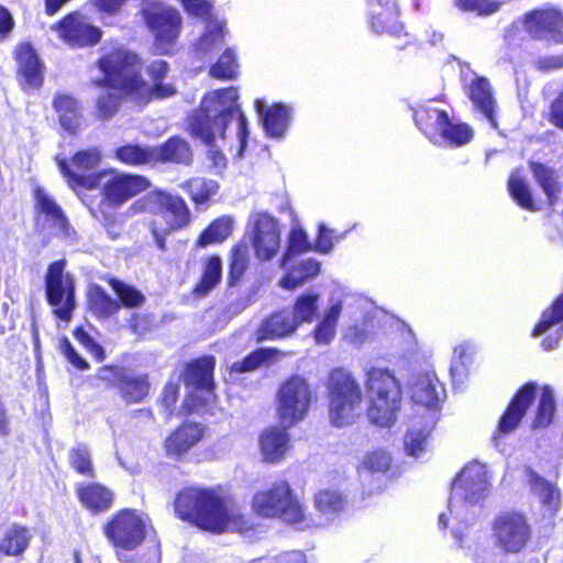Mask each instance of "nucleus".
I'll return each mask as SVG.
<instances>
[{
    "mask_svg": "<svg viewBox=\"0 0 563 563\" xmlns=\"http://www.w3.org/2000/svg\"><path fill=\"white\" fill-rule=\"evenodd\" d=\"M413 121L432 143L443 141L450 146L461 147L474 137V131L468 123L453 122L446 110L434 106H420L415 109Z\"/></svg>",
    "mask_w": 563,
    "mask_h": 563,
    "instance_id": "9",
    "label": "nucleus"
},
{
    "mask_svg": "<svg viewBox=\"0 0 563 563\" xmlns=\"http://www.w3.org/2000/svg\"><path fill=\"white\" fill-rule=\"evenodd\" d=\"M69 467L78 475L86 478L96 476L92 457L88 446L78 443L68 451Z\"/></svg>",
    "mask_w": 563,
    "mask_h": 563,
    "instance_id": "51",
    "label": "nucleus"
},
{
    "mask_svg": "<svg viewBox=\"0 0 563 563\" xmlns=\"http://www.w3.org/2000/svg\"><path fill=\"white\" fill-rule=\"evenodd\" d=\"M32 195L35 214L45 216L52 221L53 225L59 228L62 231H67L69 227L68 219L55 199L41 186H35L32 189Z\"/></svg>",
    "mask_w": 563,
    "mask_h": 563,
    "instance_id": "36",
    "label": "nucleus"
},
{
    "mask_svg": "<svg viewBox=\"0 0 563 563\" xmlns=\"http://www.w3.org/2000/svg\"><path fill=\"white\" fill-rule=\"evenodd\" d=\"M152 529L148 516L142 510L124 507L115 510L103 523L101 531L115 558L132 563Z\"/></svg>",
    "mask_w": 563,
    "mask_h": 563,
    "instance_id": "6",
    "label": "nucleus"
},
{
    "mask_svg": "<svg viewBox=\"0 0 563 563\" xmlns=\"http://www.w3.org/2000/svg\"><path fill=\"white\" fill-rule=\"evenodd\" d=\"M369 26L377 35L400 41L397 49H404L413 43L406 24L400 20V9L396 0H376L371 7Z\"/></svg>",
    "mask_w": 563,
    "mask_h": 563,
    "instance_id": "17",
    "label": "nucleus"
},
{
    "mask_svg": "<svg viewBox=\"0 0 563 563\" xmlns=\"http://www.w3.org/2000/svg\"><path fill=\"white\" fill-rule=\"evenodd\" d=\"M155 164L190 165L192 150L190 144L179 135H172L158 146H153Z\"/></svg>",
    "mask_w": 563,
    "mask_h": 563,
    "instance_id": "32",
    "label": "nucleus"
},
{
    "mask_svg": "<svg viewBox=\"0 0 563 563\" xmlns=\"http://www.w3.org/2000/svg\"><path fill=\"white\" fill-rule=\"evenodd\" d=\"M467 97L476 111L489 122L492 128L497 129V102L493 87L485 77H475L467 87Z\"/></svg>",
    "mask_w": 563,
    "mask_h": 563,
    "instance_id": "29",
    "label": "nucleus"
},
{
    "mask_svg": "<svg viewBox=\"0 0 563 563\" xmlns=\"http://www.w3.org/2000/svg\"><path fill=\"white\" fill-rule=\"evenodd\" d=\"M52 108L59 125L70 135L78 134L84 125L85 117L80 101L67 92H57L52 99Z\"/></svg>",
    "mask_w": 563,
    "mask_h": 563,
    "instance_id": "27",
    "label": "nucleus"
},
{
    "mask_svg": "<svg viewBox=\"0 0 563 563\" xmlns=\"http://www.w3.org/2000/svg\"><path fill=\"white\" fill-rule=\"evenodd\" d=\"M313 504L322 514H338L345 507V499L341 493L331 489H321L313 496Z\"/></svg>",
    "mask_w": 563,
    "mask_h": 563,
    "instance_id": "54",
    "label": "nucleus"
},
{
    "mask_svg": "<svg viewBox=\"0 0 563 563\" xmlns=\"http://www.w3.org/2000/svg\"><path fill=\"white\" fill-rule=\"evenodd\" d=\"M112 57L111 51L102 53L96 60V67L102 74V77L93 80V86L97 88L108 89L106 92L100 93L93 102V118L97 121L106 122L111 120L120 110L122 101L131 99L133 101V95L125 92L120 87V80L111 81L108 78V73L104 70V62Z\"/></svg>",
    "mask_w": 563,
    "mask_h": 563,
    "instance_id": "18",
    "label": "nucleus"
},
{
    "mask_svg": "<svg viewBox=\"0 0 563 563\" xmlns=\"http://www.w3.org/2000/svg\"><path fill=\"white\" fill-rule=\"evenodd\" d=\"M113 158L125 166L154 165L153 146L122 144L113 151Z\"/></svg>",
    "mask_w": 563,
    "mask_h": 563,
    "instance_id": "42",
    "label": "nucleus"
},
{
    "mask_svg": "<svg viewBox=\"0 0 563 563\" xmlns=\"http://www.w3.org/2000/svg\"><path fill=\"white\" fill-rule=\"evenodd\" d=\"M443 395L444 386L434 373H420L410 386L412 401L427 408H439Z\"/></svg>",
    "mask_w": 563,
    "mask_h": 563,
    "instance_id": "30",
    "label": "nucleus"
},
{
    "mask_svg": "<svg viewBox=\"0 0 563 563\" xmlns=\"http://www.w3.org/2000/svg\"><path fill=\"white\" fill-rule=\"evenodd\" d=\"M211 110L200 106L198 109L192 111L187 118V132L194 139L201 140L206 145H213L216 140V133L213 125L214 117L210 115Z\"/></svg>",
    "mask_w": 563,
    "mask_h": 563,
    "instance_id": "38",
    "label": "nucleus"
},
{
    "mask_svg": "<svg viewBox=\"0 0 563 563\" xmlns=\"http://www.w3.org/2000/svg\"><path fill=\"white\" fill-rule=\"evenodd\" d=\"M333 232L325 225L321 224L318 230V235L312 244V251L320 254H328L333 247Z\"/></svg>",
    "mask_w": 563,
    "mask_h": 563,
    "instance_id": "62",
    "label": "nucleus"
},
{
    "mask_svg": "<svg viewBox=\"0 0 563 563\" xmlns=\"http://www.w3.org/2000/svg\"><path fill=\"white\" fill-rule=\"evenodd\" d=\"M60 351L66 360L78 371H87L90 368L89 363L75 350L67 338L60 340Z\"/></svg>",
    "mask_w": 563,
    "mask_h": 563,
    "instance_id": "61",
    "label": "nucleus"
},
{
    "mask_svg": "<svg viewBox=\"0 0 563 563\" xmlns=\"http://www.w3.org/2000/svg\"><path fill=\"white\" fill-rule=\"evenodd\" d=\"M96 379L107 388H117L125 405L144 402L152 391L147 373L133 374L117 364H106L98 368Z\"/></svg>",
    "mask_w": 563,
    "mask_h": 563,
    "instance_id": "14",
    "label": "nucleus"
},
{
    "mask_svg": "<svg viewBox=\"0 0 563 563\" xmlns=\"http://www.w3.org/2000/svg\"><path fill=\"white\" fill-rule=\"evenodd\" d=\"M231 498L220 486H187L174 499V511L178 519L201 530L223 533L232 525L246 523L244 516L232 511Z\"/></svg>",
    "mask_w": 563,
    "mask_h": 563,
    "instance_id": "3",
    "label": "nucleus"
},
{
    "mask_svg": "<svg viewBox=\"0 0 563 563\" xmlns=\"http://www.w3.org/2000/svg\"><path fill=\"white\" fill-rule=\"evenodd\" d=\"M561 322H563V292L556 296L550 306L542 311L539 321L531 331V335L541 336Z\"/></svg>",
    "mask_w": 563,
    "mask_h": 563,
    "instance_id": "50",
    "label": "nucleus"
},
{
    "mask_svg": "<svg viewBox=\"0 0 563 563\" xmlns=\"http://www.w3.org/2000/svg\"><path fill=\"white\" fill-rule=\"evenodd\" d=\"M234 220L229 214L220 216L199 233L195 241V249L202 250L211 245L224 243L233 233Z\"/></svg>",
    "mask_w": 563,
    "mask_h": 563,
    "instance_id": "35",
    "label": "nucleus"
},
{
    "mask_svg": "<svg viewBox=\"0 0 563 563\" xmlns=\"http://www.w3.org/2000/svg\"><path fill=\"white\" fill-rule=\"evenodd\" d=\"M507 190L511 199L521 209L530 212L540 210V206L533 199V194L529 184L519 174V172H514L510 174L507 180Z\"/></svg>",
    "mask_w": 563,
    "mask_h": 563,
    "instance_id": "43",
    "label": "nucleus"
},
{
    "mask_svg": "<svg viewBox=\"0 0 563 563\" xmlns=\"http://www.w3.org/2000/svg\"><path fill=\"white\" fill-rule=\"evenodd\" d=\"M454 486L465 492V498L482 496L486 489L485 472L478 466H465L456 476Z\"/></svg>",
    "mask_w": 563,
    "mask_h": 563,
    "instance_id": "44",
    "label": "nucleus"
},
{
    "mask_svg": "<svg viewBox=\"0 0 563 563\" xmlns=\"http://www.w3.org/2000/svg\"><path fill=\"white\" fill-rule=\"evenodd\" d=\"M179 383L176 379H168L158 396L157 404L172 413L179 399Z\"/></svg>",
    "mask_w": 563,
    "mask_h": 563,
    "instance_id": "58",
    "label": "nucleus"
},
{
    "mask_svg": "<svg viewBox=\"0 0 563 563\" xmlns=\"http://www.w3.org/2000/svg\"><path fill=\"white\" fill-rule=\"evenodd\" d=\"M538 391L539 399L531 420V429H547L552 424L556 411L552 387L550 385L538 387L536 382H527L515 391L503 411L495 431L497 437H505L519 427Z\"/></svg>",
    "mask_w": 563,
    "mask_h": 563,
    "instance_id": "5",
    "label": "nucleus"
},
{
    "mask_svg": "<svg viewBox=\"0 0 563 563\" xmlns=\"http://www.w3.org/2000/svg\"><path fill=\"white\" fill-rule=\"evenodd\" d=\"M210 99L216 102L220 109L214 114L218 133L221 139L225 137V133L233 117L238 118V137L240 148L243 151L249 140V122L240 106L238 104L239 91L236 87L230 86L213 90L203 97V101Z\"/></svg>",
    "mask_w": 563,
    "mask_h": 563,
    "instance_id": "15",
    "label": "nucleus"
},
{
    "mask_svg": "<svg viewBox=\"0 0 563 563\" xmlns=\"http://www.w3.org/2000/svg\"><path fill=\"white\" fill-rule=\"evenodd\" d=\"M319 295L316 292H305L299 295L292 305V319L299 327L302 323H312L318 314Z\"/></svg>",
    "mask_w": 563,
    "mask_h": 563,
    "instance_id": "49",
    "label": "nucleus"
},
{
    "mask_svg": "<svg viewBox=\"0 0 563 563\" xmlns=\"http://www.w3.org/2000/svg\"><path fill=\"white\" fill-rule=\"evenodd\" d=\"M520 22L531 40L563 44V11L560 9H532L521 15Z\"/></svg>",
    "mask_w": 563,
    "mask_h": 563,
    "instance_id": "19",
    "label": "nucleus"
},
{
    "mask_svg": "<svg viewBox=\"0 0 563 563\" xmlns=\"http://www.w3.org/2000/svg\"><path fill=\"white\" fill-rule=\"evenodd\" d=\"M547 120L563 131V90L550 103Z\"/></svg>",
    "mask_w": 563,
    "mask_h": 563,
    "instance_id": "63",
    "label": "nucleus"
},
{
    "mask_svg": "<svg viewBox=\"0 0 563 563\" xmlns=\"http://www.w3.org/2000/svg\"><path fill=\"white\" fill-rule=\"evenodd\" d=\"M283 356H285V353L277 347H258L247 354L243 360L232 363L230 373H249Z\"/></svg>",
    "mask_w": 563,
    "mask_h": 563,
    "instance_id": "41",
    "label": "nucleus"
},
{
    "mask_svg": "<svg viewBox=\"0 0 563 563\" xmlns=\"http://www.w3.org/2000/svg\"><path fill=\"white\" fill-rule=\"evenodd\" d=\"M16 79L24 91L37 90L44 82V64L29 42L19 43L13 52Z\"/></svg>",
    "mask_w": 563,
    "mask_h": 563,
    "instance_id": "21",
    "label": "nucleus"
},
{
    "mask_svg": "<svg viewBox=\"0 0 563 563\" xmlns=\"http://www.w3.org/2000/svg\"><path fill=\"white\" fill-rule=\"evenodd\" d=\"M324 387L330 424L335 428L354 424L364 401L357 377L344 367H334L328 373Z\"/></svg>",
    "mask_w": 563,
    "mask_h": 563,
    "instance_id": "7",
    "label": "nucleus"
},
{
    "mask_svg": "<svg viewBox=\"0 0 563 563\" xmlns=\"http://www.w3.org/2000/svg\"><path fill=\"white\" fill-rule=\"evenodd\" d=\"M54 29L58 36L71 47L95 46L102 37L101 30L86 22L78 12H70L63 16Z\"/></svg>",
    "mask_w": 563,
    "mask_h": 563,
    "instance_id": "22",
    "label": "nucleus"
},
{
    "mask_svg": "<svg viewBox=\"0 0 563 563\" xmlns=\"http://www.w3.org/2000/svg\"><path fill=\"white\" fill-rule=\"evenodd\" d=\"M75 339L92 355V357L101 363L106 360V351L82 327H76L73 331Z\"/></svg>",
    "mask_w": 563,
    "mask_h": 563,
    "instance_id": "57",
    "label": "nucleus"
},
{
    "mask_svg": "<svg viewBox=\"0 0 563 563\" xmlns=\"http://www.w3.org/2000/svg\"><path fill=\"white\" fill-rule=\"evenodd\" d=\"M143 19L154 35V46L158 54H172L181 29L179 12L170 7L154 5L143 11Z\"/></svg>",
    "mask_w": 563,
    "mask_h": 563,
    "instance_id": "16",
    "label": "nucleus"
},
{
    "mask_svg": "<svg viewBox=\"0 0 563 563\" xmlns=\"http://www.w3.org/2000/svg\"><path fill=\"white\" fill-rule=\"evenodd\" d=\"M298 329L297 322L285 311H275L258 325L256 342L274 341L292 335Z\"/></svg>",
    "mask_w": 563,
    "mask_h": 563,
    "instance_id": "33",
    "label": "nucleus"
},
{
    "mask_svg": "<svg viewBox=\"0 0 563 563\" xmlns=\"http://www.w3.org/2000/svg\"><path fill=\"white\" fill-rule=\"evenodd\" d=\"M320 273V263L316 260H307L301 262L294 272L287 273L279 285L287 290H295L303 285L307 280L314 278Z\"/></svg>",
    "mask_w": 563,
    "mask_h": 563,
    "instance_id": "48",
    "label": "nucleus"
},
{
    "mask_svg": "<svg viewBox=\"0 0 563 563\" xmlns=\"http://www.w3.org/2000/svg\"><path fill=\"white\" fill-rule=\"evenodd\" d=\"M222 279V260L218 254L209 255L202 263L201 275L192 288L196 297H205Z\"/></svg>",
    "mask_w": 563,
    "mask_h": 563,
    "instance_id": "39",
    "label": "nucleus"
},
{
    "mask_svg": "<svg viewBox=\"0 0 563 563\" xmlns=\"http://www.w3.org/2000/svg\"><path fill=\"white\" fill-rule=\"evenodd\" d=\"M280 242V228L277 219L268 213L257 214L252 236L255 256L262 262L273 260L279 252Z\"/></svg>",
    "mask_w": 563,
    "mask_h": 563,
    "instance_id": "23",
    "label": "nucleus"
},
{
    "mask_svg": "<svg viewBox=\"0 0 563 563\" xmlns=\"http://www.w3.org/2000/svg\"><path fill=\"white\" fill-rule=\"evenodd\" d=\"M525 474L531 492L541 498L543 506L556 510L561 503V493L556 486L540 476L531 466L525 467Z\"/></svg>",
    "mask_w": 563,
    "mask_h": 563,
    "instance_id": "40",
    "label": "nucleus"
},
{
    "mask_svg": "<svg viewBox=\"0 0 563 563\" xmlns=\"http://www.w3.org/2000/svg\"><path fill=\"white\" fill-rule=\"evenodd\" d=\"M155 327L154 316L151 313L135 312L132 313L129 321L128 328L137 336H144L151 332Z\"/></svg>",
    "mask_w": 563,
    "mask_h": 563,
    "instance_id": "60",
    "label": "nucleus"
},
{
    "mask_svg": "<svg viewBox=\"0 0 563 563\" xmlns=\"http://www.w3.org/2000/svg\"><path fill=\"white\" fill-rule=\"evenodd\" d=\"M102 279L111 287L117 295V300L120 303V309L140 308L145 302V296L134 286L124 283L123 280L106 275Z\"/></svg>",
    "mask_w": 563,
    "mask_h": 563,
    "instance_id": "46",
    "label": "nucleus"
},
{
    "mask_svg": "<svg viewBox=\"0 0 563 563\" xmlns=\"http://www.w3.org/2000/svg\"><path fill=\"white\" fill-rule=\"evenodd\" d=\"M289 428L284 426H269L258 435V446L263 461L269 464H278L290 449Z\"/></svg>",
    "mask_w": 563,
    "mask_h": 563,
    "instance_id": "25",
    "label": "nucleus"
},
{
    "mask_svg": "<svg viewBox=\"0 0 563 563\" xmlns=\"http://www.w3.org/2000/svg\"><path fill=\"white\" fill-rule=\"evenodd\" d=\"M312 251L307 233L300 225H294L289 230L286 250L279 261V265L286 268L295 257Z\"/></svg>",
    "mask_w": 563,
    "mask_h": 563,
    "instance_id": "47",
    "label": "nucleus"
},
{
    "mask_svg": "<svg viewBox=\"0 0 563 563\" xmlns=\"http://www.w3.org/2000/svg\"><path fill=\"white\" fill-rule=\"evenodd\" d=\"M254 108L261 119L265 134L271 139L284 137L289 122L291 108L280 102L264 107L261 100H255Z\"/></svg>",
    "mask_w": 563,
    "mask_h": 563,
    "instance_id": "28",
    "label": "nucleus"
},
{
    "mask_svg": "<svg viewBox=\"0 0 563 563\" xmlns=\"http://www.w3.org/2000/svg\"><path fill=\"white\" fill-rule=\"evenodd\" d=\"M430 438L429 432L421 430H410L405 437V448L407 454L411 456H419L427 448Z\"/></svg>",
    "mask_w": 563,
    "mask_h": 563,
    "instance_id": "59",
    "label": "nucleus"
},
{
    "mask_svg": "<svg viewBox=\"0 0 563 563\" xmlns=\"http://www.w3.org/2000/svg\"><path fill=\"white\" fill-rule=\"evenodd\" d=\"M87 311L99 321H106L120 312V303L102 286L91 284L86 291Z\"/></svg>",
    "mask_w": 563,
    "mask_h": 563,
    "instance_id": "34",
    "label": "nucleus"
},
{
    "mask_svg": "<svg viewBox=\"0 0 563 563\" xmlns=\"http://www.w3.org/2000/svg\"><path fill=\"white\" fill-rule=\"evenodd\" d=\"M364 387L368 399V419L376 426L390 427L402 401L399 379L387 367L371 366L364 373Z\"/></svg>",
    "mask_w": 563,
    "mask_h": 563,
    "instance_id": "8",
    "label": "nucleus"
},
{
    "mask_svg": "<svg viewBox=\"0 0 563 563\" xmlns=\"http://www.w3.org/2000/svg\"><path fill=\"white\" fill-rule=\"evenodd\" d=\"M75 494L81 507L90 515L109 511L115 500L113 490L99 482H80L75 486Z\"/></svg>",
    "mask_w": 563,
    "mask_h": 563,
    "instance_id": "24",
    "label": "nucleus"
},
{
    "mask_svg": "<svg viewBox=\"0 0 563 563\" xmlns=\"http://www.w3.org/2000/svg\"><path fill=\"white\" fill-rule=\"evenodd\" d=\"M216 358L212 355H202L186 363L183 372V382L196 390H203L214 396L216 383L213 378Z\"/></svg>",
    "mask_w": 563,
    "mask_h": 563,
    "instance_id": "26",
    "label": "nucleus"
},
{
    "mask_svg": "<svg viewBox=\"0 0 563 563\" xmlns=\"http://www.w3.org/2000/svg\"><path fill=\"white\" fill-rule=\"evenodd\" d=\"M251 265L250 247L246 241H238L229 252L227 286L232 288L240 285Z\"/></svg>",
    "mask_w": 563,
    "mask_h": 563,
    "instance_id": "37",
    "label": "nucleus"
},
{
    "mask_svg": "<svg viewBox=\"0 0 563 563\" xmlns=\"http://www.w3.org/2000/svg\"><path fill=\"white\" fill-rule=\"evenodd\" d=\"M528 167L534 181L544 194L547 205L551 208L555 207L563 190L559 170L545 163L533 159L528 162Z\"/></svg>",
    "mask_w": 563,
    "mask_h": 563,
    "instance_id": "31",
    "label": "nucleus"
},
{
    "mask_svg": "<svg viewBox=\"0 0 563 563\" xmlns=\"http://www.w3.org/2000/svg\"><path fill=\"white\" fill-rule=\"evenodd\" d=\"M181 187L196 205L207 203L218 189L216 181L201 177L190 178L186 180Z\"/></svg>",
    "mask_w": 563,
    "mask_h": 563,
    "instance_id": "53",
    "label": "nucleus"
},
{
    "mask_svg": "<svg viewBox=\"0 0 563 563\" xmlns=\"http://www.w3.org/2000/svg\"><path fill=\"white\" fill-rule=\"evenodd\" d=\"M251 509L261 519H279L298 531L316 527L306 504L285 478L255 492L251 499Z\"/></svg>",
    "mask_w": 563,
    "mask_h": 563,
    "instance_id": "4",
    "label": "nucleus"
},
{
    "mask_svg": "<svg viewBox=\"0 0 563 563\" xmlns=\"http://www.w3.org/2000/svg\"><path fill=\"white\" fill-rule=\"evenodd\" d=\"M342 305L336 301L332 303L324 312L322 319L312 331V336L317 344H330L336 333V325L341 316Z\"/></svg>",
    "mask_w": 563,
    "mask_h": 563,
    "instance_id": "45",
    "label": "nucleus"
},
{
    "mask_svg": "<svg viewBox=\"0 0 563 563\" xmlns=\"http://www.w3.org/2000/svg\"><path fill=\"white\" fill-rule=\"evenodd\" d=\"M209 76L218 80H234L239 75V63L235 53L227 48L209 67Z\"/></svg>",
    "mask_w": 563,
    "mask_h": 563,
    "instance_id": "52",
    "label": "nucleus"
},
{
    "mask_svg": "<svg viewBox=\"0 0 563 563\" xmlns=\"http://www.w3.org/2000/svg\"><path fill=\"white\" fill-rule=\"evenodd\" d=\"M453 5L462 12L485 18L497 13L501 2L499 0H453Z\"/></svg>",
    "mask_w": 563,
    "mask_h": 563,
    "instance_id": "55",
    "label": "nucleus"
},
{
    "mask_svg": "<svg viewBox=\"0 0 563 563\" xmlns=\"http://www.w3.org/2000/svg\"><path fill=\"white\" fill-rule=\"evenodd\" d=\"M207 429L198 421L184 420L177 424L163 441V450L167 457L183 461L191 450L206 438Z\"/></svg>",
    "mask_w": 563,
    "mask_h": 563,
    "instance_id": "20",
    "label": "nucleus"
},
{
    "mask_svg": "<svg viewBox=\"0 0 563 563\" xmlns=\"http://www.w3.org/2000/svg\"><path fill=\"white\" fill-rule=\"evenodd\" d=\"M391 465L390 454L383 449L368 452L363 460V466L371 473H386Z\"/></svg>",
    "mask_w": 563,
    "mask_h": 563,
    "instance_id": "56",
    "label": "nucleus"
},
{
    "mask_svg": "<svg viewBox=\"0 0 563 563\" xmlns=\"http://www.w3.org/2000/svg\"><path fill=\"white\" fill-rule=\"evenodd\" d=\"M112 57L104 62V70L111 81L120 80V87L133 95V102L137 106H146L152 100H163L176 95V88L164 82L169 65L165 60H153L146 67L152 85L150 86L142 75V59L140 56L122 45L110 48Z\"/></svg>",
    "mask_w": 563,
    "mask_h": 563,
    "instance_id": "2",
    "label": "nucleus"
},
{
    "mask_svg": "<svg viewBox=\"0 0 563 563\" xmlns=\"http://www.w3.org/2000/svg\"><path fill=\"white\" fill-rule=\"evenodd\" d=\"M316 399V393L301 375L292 374L284 379L276 391V416L280 426L292 428L302 421Z\"/></svg>",
    "mask_w": 563,
    "mask_h": 563,
    "instance_id": "10",
    "label": "nucleus"
},
{
    "mask_svg": "<svg viewBox=\"0 0 563 563\" xmlns=\"http://www.w3.org/2000/svg\"><path fill=\"white\" fill-rule=\"evenodd\" d=\"M101 161L100 148L91 146L76 151L69 159L57 157L56 164L68 187L77 192L90 216L109 231L119 222V208L146 191L151 181L144 175L115 168L96 170Z\"/></svg>",
    "mask_w": 563,
    "mask_h": 563,
    "instance_id": "1",
    "label": "nucleus"
},
{
    "mask_svg": "<svg viewBox=\"0 0 563 563\" xmlns=\"http://www.w3.org/2000/svg\"><path fill=\"white\" fill-rule=\"evenodd\" d=\"M66 258L48 264L45 276V297L53 308L56 319L69 322L76 308V282L71 273L66 272Z\"/></svg>",
    "mask_w": 563,
    "mask_h": 563,
    "instance_id": "11",
    "label": "nucleus"
},
{
    "mask_svg": "<svg viewBox=\"0 0 563 563\" xmlns=\"http://www.w3.org/2000/svg\"><path fill=\"white\" fill-rule=\"evenodd\" d=\"M534 68L541 73H549L563 68V55L543 56L534 60Z\"/></svg>",
    "mask_w": 563,
    "mask_h": 563,
    "instance_id": "64",
    "label": "nucleus"
},
{
    "mask_svg": "<svg viewBox=\"0 0 563 563\" xmlns=\"http://www.w3.org/2000/svg\"><path fill=\"white\" fill-rule=\"evenodd\" d=\"M152 224L164 234L186 229L191 222V212L185 199L163 190L153 191L147 198Z\"/></svg>",
    "mask_w": 563,
    "mask_h": 563,
    "instance_id": "13",
    "label": "nucleus"
},
{
    "mask_svg": "<svg viewBox=\"0 0 563 563\" xmlns=\"http://www.w3.org/2000/svg\"><path fill=\"white\" fill-rule=\"evenodd\" d=\"M492 540L504 554H520L532 539V528L527 516L514 509L496 514L490 522Z\"/></svg>",
    "mask_w": 563,
    "mask_h": 563,
    "instance_id": "12",
    "label": "nucleus"
}]
</instances>
